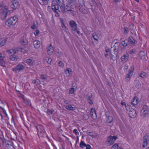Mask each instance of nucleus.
<instances>
[{
	"label": "nucleus",
	"mask_w": 149,
	"mask_h": 149,
	"mask_svg": "<svg viewBox=\"0 0 149 149\" xmlns=\"http://www.w3.org/2000/svg\"><path fill=\"white\" fill-rule=\"evenodd\" d=\"M54 111V110L53 109H48L46 111V112L47 113V114L49 115H50L52 114L53 113Z\"/></svg>",
	"instance_id": "33"
},
{
	"label": "nucleus",
	"mask_w": 149,
	"mask_h": 149,
	"mask_svg": "<svg viewBox=\"0 0 149 149\" xmlns=\"http://www.w3.org/2000/svg\"><path fill=\"white\" fill-rule=\"evenodd\" d=\"M142 146L144 148L149 143V133L145 135L143 138Z\"/></svg>",
	"instance_id": "10"
},
{
	"label": "nucleus",
	"mask_w": 149,
	"mask_h": 149,
	"mask_svg": "<svg viewBox=\"0 0 149 149\" xmlns=\"http://www.w3.org/2000/svg\"><path fill=\"white\" fill-rule=\"evenodd\" d=\"M54 51V49L52 44H50L49 46L48 47L47 53L48 55H52Z\"/></svg>",
	"instance_id": "19"
},
{
	"label": "nucleus",
	"mask_w": 149,
	"mask_h": 149,
	"mask_svg": "<svg viewBox=\"0 0 149 149\" xmlns=\"http://www.w3.org/2000/svg\"><path fill=\"white\" fill-rule=\"evenodd\" d=\"M20 42L22 45H26L28 44L27 42L25 40L22 39L20 40Z\"/></svg>",
	"instance_id": "39"
},
{
	"label": "nucleus",
	"mask_w": 149,
	"mask_h": 149,
	"mask_svg": "<svg viewBox=\"0 0 149 149\" xmlns=\"http://www.w3.org/2000/svg\"><path fill=\"white\" fill-rule=\"evenodd\" d=\"M25 68V66L21 63H19L17 65L15 68H12L13 71L15 73L19 72L23 70Z\"/></svg>",
	"instance_id": "9"
},
{
	"label": "nucleus",
	"mask_w": 149,
	"mask_h": 149,
	"mask_svg": "<svg viewBox=\"0 0 149 149\" xmlns=\"http://www.w3.org/2000/svg\"><path fill=\"white\" fill-rule=\"evenodd\" d=\"M8 58L12 61H16L19 58L18 57L14 54L9 56Z\"/></svg>",
	"instance_id": "20"
},
{
	"label": "nucleus",
	"mask_w": 149,
	"mask_h": 149,
	"mask_svg": "<svg viewBox=\"0 0 149 149\" xmlns=\"http://www.w3.org/2000/svg\"><path fill=\"white\" fill-rule=\"evenodd\" d=\"M78 6H83L85 5L84 1V0H78Z\"/></svg>",
	"instance_id": "41"
},
{
	"label": "nucleus",
	"mask_w": 149,
	"mask_h": 149,
	"mask_svg": "<svg viewBox=\"0 0 149 149\" xmlns=\"http://www.w3.org/2000/svg\"><path fill=\"white\" fill-rule=\"evenodd\" d=\"M58 65L61 68H63L64 66V64L61 61H59L58 63Z\"/></svg>",
	"instance_id": "47"
},
{
	"label": "nucleus",
	"mask_w": 149,
	"mask_h": 149,
	"mask_svg": "<svg viewBox=\"0 0 149 149\" xmlns=\"http://www.w3.org/2000/svg\"><path fill=\"white\" fill-rule=\"evenodd\" d=\"M92 37L97 41L95 43L97 44V42L98 41V39L101 37V35L100 33H94L92 34Z\"/></svg>",
	"instance_id": "15"
},
{
	"label": "nucleus",
	"mask_w": 149,
	"mask_h": 149,
	"mask_svg": "<svg viewBox=\"0 0 149 149\" xmlns=\"http://www.w3.org/2000/svg\"><path fill=\"white\" fill-rule=\"evenodd\" d=\"M36 81H37L36 80L34 79L32 81V83L34 84L36 83H37Z\"/></svg>",
	"instance_id": "61"
},
{
	"label": "nucleus",
	"mask_w": 149,
	"mask_h": 149,
	"mask_svg": "<svg viewBox=\"0 0 149 149\" xmlns=\"http://www.w3.org/2000/svg\"><path fill=\"white\" fill-rule=\"evenodd\" d=\"M8 141L5 139H4L3 140L2 142L3 144L5 145V146H6L7 147H8V146H7V142Z\"/></svg>",
	"instance_id": "49"
},
{
	"label": "nucleus",
	"mask_w": 149,
	"mask_h": 149,
	"mask_svg": "<svg viewBox=\"0 0 149 149\" xmlns=\"http://www.w3.org/2000/svg\"><path fill=\"white\" fill-rule=\"evenodd\" d=\"M5 62L3 60V58L0 59V66L3 67H6L5 65Z\"/></svg>",
	"instance_id": "35"
},
{
	"label": "nucleus",
	"mask_w": 149,
	"mask_h": 149,
	"mask_svg": "<svg viewBox=\"0 0 149 149\" xmlns=\"http://www.w3.org/2000/svg\"><path fill=\"white\" fill-rule=\"evenodd\" d=\"M136 112L135 110H133L130 112L129 113V116L131 118H134L136 116Z\"/></svg>",
	"instance_id": "25"
},
{
	"label": "nucleus",
	"mask_w": 149,
	"mask_h": 149,
	"mask_svg": "<svg viewBox=\"0 0 149 149\" xmlns=\"http://www.w3.org/2000/svg\"><path fill=\"white\" fill-rule=\"evenodd\" d=\"M75 8H79L80 12L84 14H86L88 13V11L85 8V5L78 6V4H76V5L75 6Z\"/></svg>",
	"instance_id": "11"
},
{
	"label": "nucleus",
	"mask_w": 149,
	"mask_h": 149,
	"mask_svg": "<svg viewBox=\"0 0 149 149\" xmlns=\"http://www.w3.org/2000/svg\"><path fill=\"white\" fill-rule=\"evenodd\" d=\"M118 53L116 51L113 50L110 52L111 59L113 61H115L117 58Z\"/></svg>",
	"instance_id": "16"
},
{
	"label": "nucleus",
	"mask_w": 149,
	"mask_h": 149,
	"mask_svg": "<svg viewBox=\"0 0 149 149\" xmlns=\"http://www.w3.org/2000/svg\"><path fill=\"white\" fill-rule=\"evenodd\" d=\"M4 57H3L2 56V54L1 53H0V59L3 58Z\"/></svg>",
	"instance_id": "63"
},
{
	"label": "nucleus",
	"mask_w": 149,
	"mask_h": 149,
	"mask_svg": "<svg viewBox=\"0 0 149 149\" xmlns=\"http://www.w3.org/2000/svg\"><path fill=\"white\" fill-rule=\"evenodd\" d=\"M86 134L89 135L90 136L92 137H94V135L93 133V132H90L88 130L85 132Z\"/></svg>",
	"instance_id": "43"
},
{
	"label": "nucleus",
	"mask_w": 149,
	"mask_h": 149,
	"mask_svg": "<svg viewBox=\"0 0 149 149\" xmlns=\"http://www.w3.org/2000/svg\"><path fill=\"white\" fill-rule=\"evenodd\" d=\"M105 51L106 52H107V53H108V52H110V50L109 49H106L105 50Z\"/></svg>",
	"instance_id": "64"
},
{
	"label": "nucleus",
	"mask_w": 149,
	"mask_h": 149,
	"mask_svg": "<svg viewBox=\"0 0 149 149\" xmlns=\"http://www.w3.org/2000/svg\"><path fill=\"white\" fill-rule=\"evenodd\" d=\"M120 48H121V51H122L124 49L123 48H121V47L120 45L119 42H116L115 43L113 47V50L116 51L118 53ZM111 48H113V47H111Z\"/></svg>",
	"instance_id": "14"
},
{
	"label": "nucleus",
	"mask_w": 149,
	"mask_h": 149,
	"mask_svg": "<svg viewBox=\"0 0 149 149\" xmlns=\"http://www.w3.org/2000/svg\"><path fill=\"white\" fill-rule=\"evenodd\" d=\"M38 1L42 5H43L44 3H46V2H47L46 0H38Z\"/></svg>",
	"instance_id": "46"
},
{
	"label": "nucleus",
	"mask_w": 149,
	"mask_h": 149,
	"mask_svg": "<svg viewBox=\"0 0 149 149\" xmlns=\"http://www.w3.org/2000/svg\"><path fill=\"white\" fill-rule=\"evenodd\" d=\"M31 28L32 29H37V27L35 25V23H34L33 25L31 26Z\"/></svg>",
	"instance_id": "55"
},
{
	"label": "nucleus",
	"mask_w": 149,
	"mask_h": 149,
	"mask_svg": "<svg viewBox=\"0 0 149 149\" xmlns=\"http://www.w3.org/2000/svg\"><path fill=\"white\" fill-rule=\"evenodd\" d=\"M62 55V53L61 52H58L57 54V55L58 57H60Z\"/></svg>",
	"instance_id": "57"
},
{
	"label": "nucleus",
	"mask_w": 149,
	"mask_h": 149,
	"mask_svg": "<svg viewBox=\"0 0 149 149\" xmlns=\"http://www.w3.org/2000/svg\"><path fill=\"white\" fill-rule=\"evenodd\" d=\"M65 108L69 110H72L75 109L74 107H72L71 104H66L65 106Z\"/></svg>",
	"instance_id": "30"
},
{
	"label": "nucleus",
	"mask_w": 149,
	"mask_h": 149,
	"mask_svg": "<svg viewBox=\"0 0 149 149\" xmlns=\"http://www.w3.org/2000/svg\"><path fill=\"white\" fill-rule=\"evenodd\" d=\"M106 119V122L108 123H111L113 120V117L110 116L107 117Z\"/></svg>",
	"instance_id": "32"
},
{
	"label": "nucleus",
	"mask_w": 149,
	"mask_h": 149,
	"mask_svg": "<svg viewBox=\"0 0 149 149\" xmlns=\"http://www.w3.org/2000/svg\"><path fill=\"white\" fill-rule=\"evenodd\" d=\"M73 132L76 135H78L79 134V132H78L77 130L76 129H75L73 131Z\"/></svg>",
	"instance_id": "53"
},
{
	"label": "nucleus",
	"mask_w": 149,
	"mask_h": 149,
	"mask_svg": "<svg viewBox=\"0 0 149 149\" xmlns=\"http://www.w3.org/2000/svg\"><path fill=\"white\" fill-rule=\"evenodd\" d=\"M121 44L124 47H126L129 45L128 40H125L124 41H122Z\"/></svg>",
	"instance_id": "27"
},
{
	"label": "nucleus",
	"mask_w": 149,
	"mask_h": 149,
	"mask_svg": "<svg viewBox=\"0 0 149 149\" xmlns=\"http://www.w3.org/2000/svg\"><path fill=\"white\" fill-rule=\"evenodd\" d=\"M74 92V88H72L69 89V93L70 94H73Z\"/></svg>",
	"instance_id": "44"
},
{
	"label": "nucleus",
	"mask_w": 149,
	"mask_h": 149,
	"mask_svg": "<svg viewBox=\"0 0 149 149\" xmlns=\"http://www.w3.org/2000/svg\"><path fill=\"white\" fill-rule=\"evenodd\" d=\"M118 145L117 143H115L112 147L111 149H118Z\"/></svg>",
	"instance_id": "48"
},
{
	"label": "nucleus",
	"mask_w": 149,
	"mask_h": 149,
	"mask_svg": "<svg viewBox=\"0 0 149 149\" xmlns=\"http://www.w3.org/2000/svg\"><path fill=\"white\" fill-rule=\"evenodd\" d=\"M11 5V7L13 10H15L19 8V4L18 1L17 0H13Z\"/></svg>",
	"instance_id": "12"
},
{
	"label": "nucleus",
	"mask_w": 149,
	"mask_h": 149,
	"mask_svg": "<svg viewBox=\"0 0 149 149\" xmlns=\"http://www.w3.org/2000/svg\"><path fill=\"white\" fill-rule=\"evenodd\" d=\"M8 11L7 6H4L3 3H0V12L2 20L5 19Z\"/></svg>",
	"instance_id": "2"
},
{
	"label": "nucleus",
	"mask_w": 149,
	"mask_h": 149,
	"mask_svg": "<svg viewBox=\"0 0 149 149\" xmlns=\"http://www.w3.org/2000/svg\"><path fill=\"white\" fill-rule=\"evenodd\" d=\"M90 4L92 6H95L97 5V4L95 2V0H91Z\"/></svg>",
	"instance_id": "40"
},
{
	"label": "nucleus",
	"mask_w": 149,
	"mask_h": 149,
	"mask_svg": "<svg viewBox=\"0 0 149 149\" xmlns=\"http://www.w3.org/2000/svg\"><path fill=\"white\" fill-rule=\"evenodd\" d=\"M7 52L8 54H12L13 55H15V54L16 53V52L15 50L13 49H11L7 50Z\"/></svg>",
	"instance_id": "36"
},
{
	"label": "nucleus",
	"mask_w": 149,
	"mask_h": 149,
	"mask_svg": "<svg viewBox=\"0 0 149 149\" xmlns=\"http://www.w3.org/2000/svg\"><path fill=\"white\" fill-rule=\"evenodd\" d=\"M69 24L71 28V30L74 31H76L77 33L79 34L80 32L78 30L77 24L76 22L73 20H70L69 22Z\"/></svg>",
	"instance_id": "8"
},
{
	"label": "nucleus",
	"mask_w": 149,
	"mask_h": 149,
	"mask_svg": "<svg viewBox=\"0 0 149 149\" xmlns=\"http://www.w3.org/2000/svg\"><path fill=\"white\" fill-rule=\"evenodd\" d=\"M69 3L68 4H70L72 5H74V7L75 8V6L76 4H78L76 3V0H66Z\"/></svg>",
	"instance_id": "31"
},
{
	"label": "nucleus",
	"mask_w": 149,
	"mask_h": 149,
	"mask_svg": "<svg viewBox=\"0 0 149 149\" xmlns=\"http://www.w3.org/2000/svg\"><path fill=\"white\" fill-rule=\"evenodd\" d=\"M123 31V33L124 34H127L129 32L128 29L126 27H124Z\"/></svg>",
	"instance_id": "38"
},
{
	"label": "nucleus",
	"mask_w": 149,
	"mask_h": 149,
	"mask_svg": "<svg viewBox=\"0 0 149 149\" xmlns=\"http://www.w3.org/2000/svg\"><path fill=\"white\" fill-rule=\"evenodd\" d=\"M121 104L123 106L124 105H125V102H121Z\"/></svg>",
	"instance_id": "62"
},
{
	"label": "nucleus",
	"mask_w": 149,
	"mask_h": 149,
	"mask_svg": "<svg viewBox=\"0 0 149 149\" xmlns=\"http://www.w3.org/2000/svg\"><path fill=\"white\" fill-rule=\"evenodd\" d=\"M0 108H1V109H2L3 110V113L6 116H7V114L6 113V111L4 109V108H2L1 107H0Z\"/></svg>",
	"instance_id": "54"
},
{
	"label": "nucleus",
	"mask_w": 149,
	"mask_h": 149,
	"mask_svg": "<svg viewBox=\"0 0 149 149\" xmlns=\"http://www.w3.org/2000/svg\"><path fill=\"white\" fill-rule=\"evenodd\" d=\"M134 82L136 86L137 87V88H139L141 86V84L139 80H135L134 81Z\"/></svg>",
	"instance_id": "34"
},
{
	"label": "nucleus",
	"mask_w": 149,
	"mask_h": 149,
	"mask_svg": "<svg viewBox=\"0 0 149 149\" xmlns=\"http://www.w3.org/2000/svg\"><path fill=\"white\" fill-rule=\"evenodd\" d=\"M139 76L141 78H144L148 77V74L147 73L143 71L141 74H139Z\"/></svg>",
	"instance_id": "26"
},
{
	"label": "nucleus",
	"mask_w": 149,
	"mask_h": 149,
	"mask_svg": "<svg viewBox=\"0 0 149 149\" xmlns=\"http://www.w3.org/2000/svg\"><path fill=\"white\" fill-rule=\"evenodd\" d=\"M131 104L134 107L137 105L138 103V98L137 97H134L131 101Z\"/></svg>",
	"instance_id": "21"
},
{
	"label": "nucleus",
	"mask_w": 149,
	"mask_h": 149,
	"mask_svg": "<svg viewBox=\"0 0 149 149\" xmlns=\"http://www.w3.org/2000/svg\"><path fill=\"white\" fill-rule=\"evenodd\" d=\"M58 5L56 4L54 2H52V9L55 13V15L57 17L60 16V13H61V11L59 10Z\"/></svg>",
	"instance_id": "6"
},
{
	"label": "nucleus",
	"mask_w": 149,
	"mask_h": 149,
	"mask_svg": "<svg viewBox=\"0 0 149 149\" xmlns=\"http://www.w3.org/2000/svg\"><path fill=\"white\" fill-rule=\"evenodd\" d=\"M90 113L93 118H94V117H95V118H96L97 116L96 111L94 108H92L91 109L90 111Z\"/></svg>",
	"instance_id": "23"
},
{
	"label": "nucleus",
	"mask_w": 149,
	"mask_h": 149,
	"mask_svg": "<svg viewBox=\"0 0 149 149\" xmlns=\"http://www.w3.org/2000/svg\"><path fill=\"white\" fill-rule=\"evenodd\" d=\"M93 95L91 93H88L86 95L85 98L87 100L88 103L90 104H93V101L92 100Z\"/></svg>",
	"instance_id": "13"
},
{
	"label": "nucleus",
	"mask_w": 149,
	"mask_h": 149,
	"mask_svg": "<svg viewBox=\"0 0 149 149\" xmlns=\"http://www.w3.org/2000/svg\"><path fill=\"white\" fill-rule=\"evenodd\" d=\"M47 62L48 64H50L52 61V59L50 58H48L47 59H46Z\"/></svg>",
	"instance_id": "51"
},
{
	"label": "nucleus",
	"mask_w": 149,
	"mask_h": 149,
	"mask_svg": "<svg viewBox=\"0 0 149 149\" xmlns=\"http://www.w3.org/2000/svg\"><path fill=\"white\" fill-rule=\"evenodd\" d=\"M39 30H36L35 31L34 33L36 36H37L39 33Z\"/></svg>",
	"instance_id": "50"
},
{
	"label": "nucleus",
	"mask_w": 149,
	"mask_h": 149,
	"mask_svg": "<svg viewBox=\"0 0 149 149\" xmlns=\"http://www.w3.org/2000/svg\"><path fill=\"white\" fill-rule=\"evenodd\" d=\"M118 137L116 136H113L110 135L107 139L106 141L104 142V144L106 146H110L113 145L114 143Z\"/></svg>",
	"instance_id": "4"
},
{
	"label": "nucleus",
	"mask_w": 149,
	"mask_h": 149,
	"mask_svg": "<svg viewBox=\"0 0 149 149\" xmlns=\"http://www.w3.org/2000/svg\"><path fill=\"white\" fill-rule=\"evenodd\" d=\"M142 111V112L141 116L143 118L146 117L149 114V108L146 105L143 106Z\"/></svg>",
	"instance_id": "7"
},
{
	"label": "nucleus",
	"mask_w": 149,
	"mask_h": 149,
	"mask_svg": "<svg viewBox=\"0 0 149 149\" xmlns=\"http://www.w3.org/2000/svg\"><path fill=\"white\" fill-rule=\"evenodd\" d=\"M129 58V55L128 54L124 55L121 57V60L122 61L125 62L127 61Z\"/></svg>",
	"instance_id": "24"
},
{
	"label": "nucleus",
	"mask_w": 149,
	"mask_h": 149,
	"mask_svg": "<svg viewBox=\"0 0 149 149\" xmlns=\"http://www.w3.org/2000/svg\"><path fill=\"white\" fill-rule=\"evenodd\" d=\"M87 145L85 143L84 141H83L81 140L79 146L81 148H83L85 147H86Z\"/></svg>",
	"instance_id": "37"
},
{
	"label": "nucleus",
	"mask_w": 149,
	"mask_h": 149,
	"mask_svg": "<svg viewBox=\"0 0 149 149\" xmlns=\"http://www.w3.org/2000/svg\"><path fill=\"white\" fill-rule=\"evenodd\" d=\"M24 103L26 105H28L29 104V102L27 100H24Z\"/></svg>",
	"instance_id": "58"
},
{
	"label": "nucleus",
	"mask_w": 149,
	"mask_h": 149,
	"mask_svg": "<svg viewBox=\"0 0 149 149\" xmlns=\"http://www.w3.org/2000/svg\"><path fill=\"white\" fill-rule=\"evenodd\" d=\"M38 132V134L39 137H47V134L44 131V127L40 125H37L35 126Z\"/></svg>",
	"instance_id": "3"
},
{
	"label": "nucleus",
	"mask_w": 149,
	"mask_h": 149,
	"mask_svg": "<svg viewBox=\"0 0 149 149\" xmlns=\"http://www.w3.org/2000/svg\"><path fill=\"white\" fill-rule=\"evenodd\" d=\"M61 27L63 30L65 31L67 33L69 31L68 27L64 24L65 21L63 19H61Z\"/></svg>",
	"instance_id": "18"
},
{
	"label": "nucleus",
	"mask_w": 149,
	"mask_h": 149,
	"mask_svg": "<svg viewBox=\"0 0 149 149\" xmlns=\"http://www.w3.org/2000/svg\"><path fill=\"white\" fill-rule=\"evenodd\" d=\"M56 1L57 3V4L58 5H61V0H56Z\"/></svg>",
	"instance_id": "56"
},
{
	"label": "nucleus",
	"mask_w": 149,
	"mask_h": 149,
	"mask_svg": "<svg viewBox=\"0 0 149 149\" xmlns=\"http://www.w3.org/2000/svg\"><path fill=\"white\" fill-rule=\"evenodd\" d=\"M128 40L129 44L131 46L135 44L136 43H137L136 41L132 36H130Z\"/></svg>",
	"instance_id": "17"
},
{
	"label": "nucleus",
	"mask_w": 149,
	"mask_h": 149,
	"mask_svg": "<svg viewBox=\"0 0 149 149\" xmlns=\"http://www.w3.org/2000/svg\"><path fill=\"white\" fill-rule=\"evenodd\" d=\"M86 149H92L91 148V146L88 144L87 145V146H86Z\"/></svg>",
	"instance_id": "59"
},
{
	"label": "nucleus",
	"mask_w": 149,
	"mask_h": 149,
	"mask_svg": "<svg viewBox=\"0 0 149 149\" xmlns=\"http://www.w3.org/2000/svg\"><path fill=\"white\" fill-rule=\"evenodd\" d=\"M134 66H132L131 67V69H130L128 72L127 74H129L131 76H132V74L134 72Z\"/></svg>",
	"instance_id": "29"
},
{
	"label": "nucleus",
	"mask_w": 149,
	"mask_h": 149,
	"mask_svg": "<svg viewBox=\"0 0 149 149\" xmlns=\"http://www.w3.org/2000/svg\"><path fill=\"white\" fill-rule=\"evenodd\" d=\"M18 20L17 16H15L9 18L6 22V24L8 26H10L15 24Z\"/></svg>",
	"instance_id": "5"
},
{
	"label": "nucleus",
	"mask_w": 149,
	"mask_h": 149,
	"mask_svg": "<svg viewBox=\"0 0 149 149\" xmlns=\"http://www.w3.org/2000/svg\"><path fill=\"white\" fill-rule=\"evenodd\" d=\"M34 47L36 49H38L40 46V42L38 40H36L33 42Z\"/></svg>",
	"instance_id": "22"
},
{
	"label": "nucleus",
	"mask_w": 149,
	"mask_h": 149,
	"mask_svg": "<svg viewBox=\"0 0 149 149\" xmlns=\"http://www.w3.org/2000/svg\"><path fill=\"white\" fill-rule=\"evenodd\" d=\"M25 62L28 64L29 65H33V64L34 61L31 59H26L24 61Z\"/></svg>",
	"instance_id": "28"
},
{
	"label": "nucleus",
	"mask_w": 149,
	"mask_h": 149,
	"mask_svg": "<svg viewBox=\"0 0 149 149\" xmlns=\"http://www.w3.org/2000/svg\"><path fill=\"white\" fill-rule=\"evenodd\" d=\"M40 78L44 80H45L47 79V76L45 74H42L40 75Z\"/></svg>",
	"instance_id": "42"
},
{
	"label": "nucleus",
	"mask_w": 149,
	"mask_h": 149,
	"mask_svg": "<svg viewBox=\"0 0 149 149\" xmlns=\"http://www.w3.org/2000/svg\"><path fill=\"white\" fill-rule=\"evenodd\" d=\"M72 72V69L70 68H67L65 70V72L66 74L67 73L70 74V72Z\"/></svg>",
	"instance_id": "45"
},
{
	"label": "nucleus",
	"mask_w": 149,
	"mask_h": 149,
	"mask_svg": "<svg viewBox=\"0 0 149 149\" xmlns=\"http://www.w3.org/2000/svg\"><path fill=\"white\" fill-rule=\"evenodd\" d=\"M131 77L129 74H127L125 77V79L128 81H129L130 79V77Z\"/></svg>",
	"instance_id": "52"
},
{
	"label": "nucleus",
	"mask_w": 149,
	"mask_h": 149,
	"mask_svg": "<svg viewBox=\"0 0 149 149\" xmlns=\"http://www.w3.org/2000/svg\"><path fill=\"white\" fill-rule=\"evenodd\" d=\"M61 11L63 13H72L74 12L73 10L74 6L70 4H68L65 6L63 4L60 5Z\"/></svg>",
	"instance_id": "1"
},
{
	"label": "nucleus",
	"mask_w": 149,
	"mask_h": 149,
	"mask_svg": "<svg viewBox=\"0 0 149 149\" xmlns=\"http://www.w3.org/2000/svg\"><path fill=\"white\" fill-rule=\"evenodd\" d=\"M105 115L106 116V118L110 116L109 115V113L107 111L106 112Z\"/></svg>",
	"instance_id": "60"
}]
</instances>
